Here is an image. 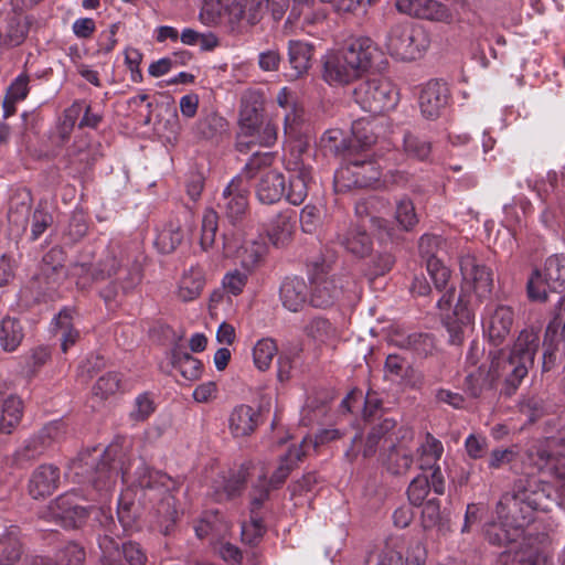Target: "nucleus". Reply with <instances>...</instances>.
I'll return each instance as SVG.
<instances>
[{
    "label": "nucleus",
    "mask_w": 565,
    "mask_h": 565,
    "mask_svg": "<svg viewBox=\"0 0 565 565\" xmlns=\"http://www.w3.org/2000/svg\"><path fill=\"white\" fill-rule=\"evenodd\" d=\"M338 243L350 254L363 258L373 249L369 233L360 225H350L337 236Z\"/></svg>",
    "instance_id": "26"
},
{
    "label": "nucleus",
    "mask_w": 565,
    "mask_h": 565,
    "mask_svg": "<svg viewBox=\"0 0 565 565\" xmlns=\"http://www.w3.org/2000/svg\"><path fill=\"white\" fill-rule=\"evenodd\" d=\"M72 319V311L68 309L61 310L55 318L56 332L61 334V349L64 353L79 339V332L73 327Z\"/></svg>",
    "instance_id": "47"
},
{
    "label": "nucleus",
    "mask_w": 565,
    "mask_h": 565,
    "mask_svg": "<svg viewBox=\"0 0 565 565\" xmlns=\"http://www.w3.org/2000/svg\"><path fill=\"white\" fill-rule=\"evenodd\" d=\"M366 565H404V561L395 544L387 543L384 548L369 556Z\"/></svg>",
    "instance_id": "59"
},
{
    "label": "nucleus",
    "mask_w": 565,
    "mask_h": 565,
    "mask_svg": "<svg viewBox=\"0 0 565 565\" xmlns=\"http://www.w3.org/2000/svg\"><path fill=\"white\" fill-rule=\"evenodd\" d=\"M97 160V154L86 140L75 141L66 151L65 168L73 177L85 174Z\"/></svg>",
    "instance_id": "24"
},
{
    "label": "nucleus",
    "mask_w": 565,
    "mask_h": 565,
    "mask_svg": "<svg viewBox=\"0 0 565 565\" xmlns=\"http://www.w3.org/2000/svg\"><path fill=\"white\" fill-rule=\"evenodd\" d=\"M398 12L417 19L451 23L455 14L451 9L437 0H396Z\"/></svg>",
    "instance_id": "17"
},
{
    "label": "nucleus",
    "mask_w": 565,
    "mask_h": 565,
    "mask_svg": "<svg viewBox=\"0 0 565 565\" xmlns=\"http://www.w3.org/2000/svg\"><path fill=\"white\" fill-rule=\"evenodd\" d=\"M221 479L220 486L214 490V501L217 502L239 495L245 487L247 472L244 467H241L235 471H230L226 476H221Z\"/></svg>",
    "instance_id": "34"
},
{
    "label": "nucleus",
    "mask_w": 565,
    "mask_h": 565,
    "mask_svg": "<svg viewBox=\"0 0 565 565\" xmlns=\"http://www.w3.org/2000/svg\"><path fill=\"white\" fill-rule=\"evenodd\" d=\"M364 156L355 159L353 154L344 157L345 164L334 175V186L338 192H345L355 188H367L377 181L379 172L374 163Z\"/></svg>",
    "instance_id": "9"
},
{
    "label": "nucleus",
    "mask_w": 565,
    "mask_h": 565,
    "mask_svg": "<svg viewBox=\"0 0 565 565\" xmlns=\"http://www.w3.org/2000/svg\"><path fill=\"white\" fill-rule=\"evenodd\" d=\"M286 191V180L282 173L278 171H266L262 174L256 184V195L264 204H274L278 202Z\"/></svg>",
    "instance_id": "28"
},
{
    "label": "nucleus",
    "mask_w": 565,
    "mask_h": 565,
    "mask_svg": "<svg viewBox=\"0 0 565 565\" xmlns=\"http://www.w3.org/2000/svg\"><path fill=\"white\" fill-rule=\"evenodd\" d=\"M139 516V504L130 498L129 492L121 494L118 500L117 518L122 527L124 534L134 532L138 529Z\"/></svg>",
    "instance_id": "44"
},
{
    "label": "nucleus",
    "mask_w": 565,
    "mask_h": 565,
    "mask_svg": "<svg viewBox=\"0 0 565 565\" xmlns=\"http://www.w3.org/2000/svg\"><path fill=\"white\" fill-rule=\"evenodd\" d=\"M121 377L117 373H106L100 376L93 387V393L100 398H107L120 388Z\"/></svg>",
    "instance_id": "63"
},
{
    "label": "nucleus",
    "mask_w": 565,
    "mask_h": 565,
    "mask_svg": "<svg viewBox=\"0 0 565 565\" xmlns=\"http://www.w3.org/2000/svg\"><path fill=\"white\" fill-rule=\"evenodd\" d=\"M57 426L50 424L44 426L36 435L28 439L22 447L14 452V462L23 465L38 459L52 445L57 434Z\"/></svg>",
    "instance_id": "21"
},
{
    "label": "nucleus",
    "mask_w": 565,
    "mask_h": 565,
    "mask_svg": "<svg viewBox=\"0 0 565 565\" xmlns=\"http://www.w3.org/2000/svg\"><path fill=\"white\" fill-rule=\"evenodd\" d=\"M533 463L542 471L554 476L565 492V440H551L531 454Z\"/></svg>",
    "instance_id": "12"
},
{
    "label": "nucleus",
    "mask_w": 565,
    "mask_h": 565,
    "mask_svg": "<svg viewBox=\"0 0 565 565\" xmlns=\"http://www.w3.org/2000/svg\"><path fill=\"white\" fill-rule=\"evenodd\" d=\"M60 468L52 463L40 465L29 480V493L33 499L52 495L60 486Z\"/></svg>",
    "instance_id": "23"
},
{
    "label": "nucleus",
    "mask_w": 565,
    "mask_h": 565,
    "mask_svg": "<svg viewBox=\"0 0 565 565\" xmlns=\"http://www.w3.org/2000/svg\"><path fill=\"white\" fill-rule=\"evenodd\" d=\"M545 333L548 337L561 339L565 342V297H561L555 308V315L548 322Z\"/></svg>",
    "instance_id": "62"
},
{
    "label": "nucleus",
    "mask_w": 565,
    "mask_h": 565,
    "mask_svg": "<svg viewBox=\"0 0 565 565\" xmlns=\"http://www.w3.org/2000/svg\"><path fill=\"white\" fill-rule=\"evenodd\" d=\"M395 426L396 422L393 418H383L371 428L365 440H363L360 435H355L351 440L350 448L344 454L345 458L350 462H353L360 452L365 459L373 457L377 451L381 440L384 439L385 443L388 441L386 436Z\"/></svg>",
    "instance_id": "16"
},
{
    "label": "nucleus",
    "mask_w": 565,
    "mask_h": 565,
    "mask_svg": "<svg viewBox=\"0 0 565 565\" xmlns=\"http://www.w3.org/2000/svg\"><path fill=\"white\" fill-rule=\"evenodd\" d=\"M239 179H233L223 191L224 209L231 221L239 218L247 209V198L238 190Z\"/></svg>",
    "instance_id": "41"
},
{
    "label": "nucleus",
    "mask_w": 565,
    "mask_h": 565,
    "mask_svg": "<svg viewBox=\"0 0 565 565\" xmlns=\"http://www.w3.org/2000/svg\"><path fill=\"white\" fill-rule=\"evenodd\" d=\"M501 556L511 565H545L547 559L537 547L526 543H518L514 548L503 551Z\"/></svg>",
    "instance_id": "35"
},
{
    "label": "nucleus",
    "mask_w": 565,
    "mask_h": 565,
    "mask_svg": "<svg viewBox=\"0 0 565 565\" xmlns=\"http://www.w3.org/2000/svg\"><path fill=\"white\" fill-rule=\"evenodd\" d=\"M23 337V329L18 319L7 317L1 321L0 342L4 351H14Z\"/></svg>",
    "instance_id": "48"
},
{
    "label": "nucleus",
    "mask_w": 565,
    "mask_h": 565,
    "mask_svg": "<svg viewBox=\"0 0 565 565\" xmlns=\"http://www.w3.org/2000/svg\"><path fill=\"white\" fill-rule=\"evenodd\" d=\"M460 271L463 282L472 288L477 298L482 300L491 295L493 288V273L472 255L460 258Z\"/></svg>",
    "instance_id": "15"
},
{
    "label": "nucleus",
    "mask_w": 565,
    "mask_h": 565,
    "mask_svg": "<svg viewBox=\"0 0 565 565\" xmlns=\"http://www.w3.org/2000/svg\"><path fill=\"white\" fill-rule=\"evenodd\" d=\"M488 542L495 546H505L507 550L514 548L523 536V531L515 525L505 524L504 520L499 523H490L484 531Z\"/></svg>",
    "instance_id": "33"
},
{
    "label": "nucleus",
    "mask_w": 565,
    "mask_h": 565,
    "mask_svg": "<svg viewBox=\"0 0 565 565\" xmlns=\"http://www.w3.org/2000/svg\"><path fill=\"white\" fill-rule=\"evenodd\" d=\"M183 337L184 334L182 333L175 341L171 350L170 362L184 379L195 381L201 376L203 364L201 361L193 358L180 343Z\"/></svg>",
    "instance_id": "29"
},
{
    "label": "nucleus",
    "mask_w": 565,
    "mask_h": 565,
    "mask_svg": "<svg viewBox=\"0 0 565 565\" xmlns=\"http://www.w3.org/2000/svg\"><path fill=\"white\" fill-rule=\"evenodd\" d=\"M397 434L396 441H390L384 465L390 473L402 476L411 469L414 462L409 447L414 438V431L411 428L402 427Z\"/></svg>",
    "instance_id": "14"
},
{
    "label": "nucleus",
    "mask_w": 565,
    "mask_h": 565,
    "mask_svg": "<svg viewBox=\"0 0 565 565\" xmlns=\"http://www.w3.org/2000/svg\"><path fill=\"white\" fill-rule=\"evenodd\" d=\"M539 347V332L534 329H524L519 333L508 355L493 356L490 373H493L494 379L503 380L504 395L511 396L515 393L533 366Z\"/></svg>",
    "instance_id": "3"
},
{
    "label": "nucleus",
    "mask_w": 565,
    "mask_h": 565,
    "mask_svg": "<svg viewBox=\"0 0 565 565\" xmlns=\"http://www.w3.org/2000/svg\"><path fill=\"white\" fill-rule=\"evenodd\" d=\"M262 96L257 93H248L242 98L241 131H253L254 124L264 120Z\"/></svg>",
    "instance_id": "39"
},
{
    "label": "nucleus",
    "mask_w": 565,
    "mask_h": 565,
    "mask_svg": "<svg viewBox=\"0 0 565 565\" xmlns=\"http://www.w3.org/2000/svg\"><path fill=\"white\" fill-rule=\"evenodd\" d=\"M286 168L290 173L286 199L294 205H300L308 196V186L312 180L311 167L301 160H288Z\"/></svg>",
    "instance_id": "20"
},
{
    "label": "nucleus",
    "mask_w": 565,
    "mask_h": 565,
    "mask_svg": "<svg viewBox=\"0 0 565 565\" xmlns=\"http://www.w3.org/2000/svg\"><path fill=\"white\" fill-rule=\"evenodd\" d=\"M449 99L447 84L440 81H429L419 95L422 115L430 120L438 118L446 108Z\"/></svg>",
    "instance_id": "19"
},
{
    "label": "nucleus",
    "mask_w": 565,
    "mask_h": 565,
    "mask_svg": "<svg viewBox=\"0 0 565 565\" xmlns=\"http://www.w3.org/2000/svg\"><path fill=\"white\" fill-rule=\"evenodd\" d=\"M184 233L181 225L175 222H170L164 226L156 238V246L163 254H170L182 243Z\"/></svg>",
    "instance_id": "49"
},
{
    "label": "nucleus",
    "mask_w": 565,
    "mask_h": 565,
    "mask_svg": "<svg viewBox=\"0 0 565 565\" xmlns=\"http://www.w3.org/2000/svg\"><path fill=\"white\" fill-rule=\"evenodd\" d=\"M296 212L286 210L280 212L271 221L269 238L276 247H281L291 238L295 232Z\"/></svg>",
    "instance_id": "37"
},
{
    "label": "nucleus",
    "mask_w": 565,
    "mask_h": 565,
    "mask_svg": "<svg viewBox=\"0 0 565 565\" xmlns=\"http://www.w3.org/2000/svg\"><path fill=\"white\" fill-rule=\"evenodd\" d=\"M154 525L163 535H170L175 531L179 513L175 507V498L170 493L160 497L154 508Z\"/></svg>",
    "instance_id": "31"
},
{
    "label": "nucleus",
    "mask_w": 565,
    "mask_h": 565,
    "mask_svg": "<svg viewBox=\"0 0 565 565\" xmlns=\"http://www.w3.org/2000/svg\"><path fill=\"white\" fill-rule=\"evenodd\" d=\"M23 414V405L20 397L10 395L4 399L0 416V431L11 434L13 428L20 423Z\"/></svg>",
    "instance_id": "45"
},
{
    "label": "nucleus",
    "mask_w": 565,
    "mask_h": 565,
    "mask_svg": "<svg viewBox=\"0 0 565 565\" xmlns=\"http://www.w3.org/2000/svg\"><path fill=\"white\" fill-rule=\"evenodd\" d=\"M269 0H214V24L234 29L243 19L256 24Z\"/></svg>",
    "instance_id": "7"
},
{
    "label": "nucleus",
    "mask_w": 565,
    "mask_h": 565,
    "mask_svg": "<svg viewBox=\"0 0 565 565\" xmlns=\"http://www.w3.org/2000/svg\"><path fill=\"white\" fill-rule=\"evenodd\" d=\"M86 553L82 546L70 543L57 553L54 565H83Z\"/></svg>",
    "instance_id": "61"
},
{
    "label": "nucleus",
    "mask_w": 565,
    "mask_h": 565,
    "mask_svg": "<svg viewBox=\"0 0 565 565\" xmlns=\"http://www.w3.org/2000/svg\"><path fill=\"white\" fill-rule=\"evenodd\" d=\"M418 250L436 289L445 288L450 278V270L444 265L448 255L447 241L436 234H424L419 238Z\"/></svg>",
    "instance_id": "8"
},
{
    "label": "nucleus",
    "mask_w": 565,
    "mask_h": 565,
    "mask_svg": "<svg viewBox=\"0 0 565 565\" xmlns=\"http://www.w3.org/2000/svg\"><path fill=\"white\" fill-rule=\"evenodd\" d=\"M472 323V313L465 306L462 300L458 299L452 311V316H446L445 327L449 333L451 344H460L463 340L465 331Z\"/></svg>",
    "instance_id": "32"
},
{
    "label": "nucleus",
    "mask_w": 565,
    "mask_h": 565,
    "mask_svg": "<svg viewBox=\"0 0 565 565\" xmlns=\"http://www.w3.org/2000/svg\"><path fill=\"white\" fill-rule=\"evenodd\" d=\"M403 148L405 153L413 159L425 161L431 152V143L416 135L406 132L404 135Z\"/></svg>",
    "instance_id": "54"
},
{
    "label": "nucleus",
    "mask_w": 565,
    "mask_h": 565,
    "mask_svg": "<svg viewBox=\"0 0 565 565\" xmlns=\"http://www.w3.org/2000/svg\"><path fill=\"white\" fill-rule=\"evenodd\" d=\"M379 55L380 51L372 39H354L342 50L326 55L322 77L331 86L347 85L369 71Z\"/></svg>",
    "instance_id": "2"
},
{
    "label": "nucleus",
    "mask_w": 565,
    "mask_h": 565,
    "mask_svg": "<svg viewBox=\"0 0 565 565\" xmlns=\"http://www.w3.org/2000/svg\"><path fill=\"white\" fill-rule=\"evenodd\" d=\"M124 457L122 445L116 440L103 451L98 447L82 451L74 468L76 475L85 477L96 491L108 492L115 487L119 473L128 475Z\"/></svg>",
    "instance_id": "4"
},
{
    "label": "nucleus",
    "mask_w": 565,
    "mask_h": 565,
    "mask_svg": "<svg viewBox=\"0 0 565 565\" xmlns=\"http://www.w3.org/2000/svg\"><path fill=\"white\" fill-rule=\"evenodd\" d=\"M394 343L402 349L413 351L420 358H427L436 350L435 339L429 333H411L395 339Z\"/></svg>",
    "instance_id": "43"
},
{
    "label": "nucleus",
    "mask_w": 565,
    "mask_h": 565,
    "mask_svg": "<svg viewBox=\"0 0 565 565\" xmlns=\"http://www.w3.org/2000/svg\"><path fill=\"white\" fill-rule=\"evenodd\" d=\"M430 45L428 32L413 23H397L390 28L385 47L395 60L411 62L420 58Z\"/></svg>",
    "instance_id": "5"
},
{
    "label": "nucleus",
    "mask_w": 565,
    "mask_h": 565,
    "mask_svg": "<svg viewBox=\"0 0 565 565\" xmlns=\"http://www.w3.org/2000/svg\"><path fill=\"white\" fill-rule=\"evenodd\" d=\"M513 322L514 312L511 307L498 305L489 309L484 329L490 342L495 347L501 345L510 334Z\"/></svg>",
    "instance_id": "22"
},
{
    "label": "nucleus",
    "mask_w": 565,
    "mask_h": 565,
    "mask_svg": "<svg viewBox=\"0 0 565 565\" xmlns=\"http://www.w3.org/2000/svg\"><path fill=\"white\" fill-rule=\"evenodd\" d=\"M497 514L499 520L505 521V524L515 525L524 531V527L533 521L534 511L511 490L498 502Z\"/></svg>",
    "instance_id": "18"
},
{
    "label": "nucleus",
    "mask_w": 565,
    "mask_h": 565,
    "mask_svg": "<svg viewBox=\"0 0 565 565\" xmlns=\"http://www.w3.org/2000/svg\"><path fill=\"white\" fill-rule=\"evenodd\" d=\"M259 412L249 405L236 406L228 418L230 429L235 437L250 435L259 424Z\"/></svg>",
    "instance_id": "30"
},
{
    "label": "nucleus",
    "mask_w": 565,
    "mask_h": 565,
    "mask_svg": "<svg viewBox=\"0 0 565 565\" xmlns=\"http://www.w3.org/2000/svg\"><path fill=\"white\" fill-rule=\"evenodd\" d=\"M512 491L535 511L548 512L556 504V500L551 495V487L542 483L535 477L519 478Z\"/></svg>",
    "instance_id": "13"
},
{
    "label": "nucleus",
    "mask_w": 565,
    "mask_h": 565,
    "mask_svg": "<svg viewBox=\"0 0 565 565\" xmlns=\"http://www.w3.org/2000/svg\"><path fill=\"white\" fill-rule=\"evenodd\" d=\"M84 499L75 492L57 497L49 507L52 518L64 527L75 529L84 524L89 510L83 504Z\"/></svg>",
    "instance_id": "11"
},
{
    "label": "nucleus",
    "mask_w": 565,
    "mask_h": 565,
    "mask_svg": "<svg viewBox=\"0 0 565 565\" xmlns=\"http://www.w3.org/2000/svg\"><path fill=\"white\" fill-rule=\"evenodd\" d=\"M494 375L490 371L486 374L481 369L468 374L465 379L467 392L472 397H479L483 391L491 390L494 383Z\"/></svg>",
    "instance_id": "55"
},
{
    "label": "nucleus",
    "mask_w": 565,
    "mask_h": 565,
    "mask_svg": "<svg viewBox=\"0 0 565 565\" xmlns=\"http://www.w3.org/2000/svg\"><path fill=\"white\" fill-rule=\"evenodd\" d=\"M305 452L301 447L289 448L284 457L280 459L278 468L270 477L269 483L273 488L280 487L289 473L295 469L297 463L302 459Z\"/></svg>",
    "instance_id": "46"
},
{
    "label": "nucleus",
    "mask_w": 565,
    "mask_h": 565,
    "mask_svg": "<svg viewBox=\"0 0 565 565\" xmlns=\"http://www.w3.org/2000/svg\"><path fill=\"white\" fill-rule=\"evenodd\" d=\"M77 285L89 281L97 285L98 294L106 305L117 302L121 296L135 289L141 281V268L119 245H110L105 255L94 265L77 262L73 265Z\"/></svg>",
    "instance_id": "1"
},
{
    "label": "nucleus",
    "mask_w": 565,
    "mask_h": 565,
    "mask_svg": "<svg viewBox=\"0 0 565 565\" xmlns=\"http://www.w3.org/2000/svg\"><path fill=\"white\" fill-rule=\"evenodd\" d=\"M280 301L287 310L298 312L302 310L309 299L308 286L303 278L287 277L279 289Z\"/></svg>",
    "instance_id": "25"
},
{
    "label": "nucleus",
    "mask_w": 565,
    "mask_h": 565,
    "mask_svg": "<svg viewBox=\"0 0 565 565\" xmlns=\"http://www.w3.org/2000/svg\"><path fill=\"white\" fill-rule=\"evenodd\" d=\"M312 51L313 47L309 43L296 40L289 41L288 57L292 68L290 76L298 78L308 72L311 66Z\"/></svg>",
    "instance_id": "36"
},
{
    "label": "nucleus",
    "mask_w": 565,
    "mask_h": 565,
    "mask_svg": "<svg viewBox=\"0 0 565 565\" xmlns=\"http://www.w3.org/2000/svg\"><path fill=\"white\" fill-rule=\"evenodd\" d=\"M277 140V126L270 120H262L254 124L253 131H241L238 134L237 148L239 151L249 148L252 145L270 147Z\"/></svg>",
    "instance_id": "27"
},
{
    "label": "nucleus",
    "mask_w": 565,
    "mask_h": 565,
    "mask_svg": "<svg viewBox=\"0 0 565 565\" xmlns=\"http://www.w3.org/2000/svg\"><path fill=\"white\" fill-rule=\"evenodd\" d=\"M119 550L126 565H146L147 555L139 543L128 541L119 544Z\"/></svg>",
    "instance_id": "64"
},
{
    "label": "nucleus",
    "mask_w": 565,
    "mask_h": 565,
    "mask_svg": "<svg viewBox=\"0 0 565 565\" xmlns=\"http://www.w3.org/2000/svg\"><path fill=\"white\" fill-rule=\"evenodd\" d=\"M30 22L26 17L13 13L7 20L6 43L11 46L20 45L26 38Z\"/></svg>",
    "instance_id": "50"
},
{
    "label": "nucleus",
    "mask_w": 565,
    "mask_h": 565,
    "mask_svg": "<svg viewBox=\"0 0 565 565\" xmlns=\"http://www.w3.org/2000/svg\"><path fill=\"white\" fill-rule=\"evenodd\" d=\"M354 102L365 111L380 115L395 107L397 93L387 79L372 78L359 83L353 92Z\"/></svg>",
    "instance_id": "6"
},
{
    "label": "nucleus",
    "mask_w": 565,
    "mask_h": 565,
    "mask_svg": "<svg viewBox=\"0 0 565 565\" xmlns=\"http://www.w3.org/2000/svg\"><path fill=\"white\" fill-rule=\"evenodd\" d=\"M544 278L552 291H565V254H554L546 258Z\"/></svg>",
    "instance_id": "40"
},
{
    "label": "nucleus",
    "mask_w": 565,
    "mask_h": 565,
    "mask_svg": "<svg viewBox=\"0 0 565 565\" xmlns=\"http://www.w3.org/2000/svg\"><path fill=\"white\" fill-rule=\"evenodd\" d=\"M138 483L143 491H157L159 497L174 489L175 482L167 473L148 467L141 468Z\"/></svg>",
    "instance_id": "38"
},
{
    "label": "nucleus",
    "mask_w": 565,
    "mask_h": 565,
    "mask_svg": "<svg viewBox=\"0 0 565 565\" xmlns=\"http://www.w3.org/2000/svg\"><path fill=\"white\" fill-rule=\"evenodd\" d=\"M100 556L98 565H126L119 550V543L108 534L102 536L98 541Z\"/></svg>",
    "instance_id": "53"
},
{
    "label": "nucleus",
    "mask_w": 565,
    "mask_h": 565,
    "mask_svg": "<svg viewBox=\"0 0 565 565\" xmlns=\"http://www.w3.org/2000/svg\"><path fill=\"white\" fill-rule=\"evenodd\" d=\"M204 279L199 270H190L184 274L180 280L179 297L183 301H191L195 299L202 291Z\"/></svg>",
    "instance_id": "52"
},
{
    "label": "nucleus",
    "mask_w": 565,
    "mask_h": 565,
    "mask_svg": "<svg viewBox=\"0 0 565 565\" xmlns=\"http://www.w3.org/2000/svg\"><path fill=\"white\" fill-rule=\"evenodd\" d=\"M277 353V347L271 339L259 340L253 350V358L256 367L266 371Z\"/></svg>",
    "instance_id": "56"
},
{
    "label": "nucleus",
    "mask_w": 565,
    "mask_h": 565,
    "mask_svg": "<svg viewBox=\"0 0 565 565\" xmlns=\"http://www.w3.org/2000/svg\"><path fill=\"white\" fill-rule=\"evenodd\" d=\"M329 265L321 257L308 264V274L311 284L310 303L316 308L331 307L341 294L335 279L327 277Z\"/></svg>",
    "instance_id": "10"
},
{
    "label": "nucleus",
    "mask_w": 565,
    "mask_h": 565,
    "mask_svg": "<svg viewBox=\"0 0 565 565\" xmlns=\"http://www.w3.org/2000/svg\"><path fill=\"white\" fill-rule=\"evenodd\" d=\"M430 490L429 479L425 475H418L412 480L407 488V497L413 505L419 507Z\"/></svg>",
    "instance_id": "60"
},
{
    "label": "nucleus",
    "mask_w": 565,
    "mask_h": 565,
    "mask_svg": "<svg viewBox=\"0 0 565 565\" xmlns=\"http://www.w3.org/2000/svg\"><path fill=\"white\" fill-rule=\"evenodd\" d=\"M395 217L405 231H411L418 223L415 206L411 199L403 198L397 202Z\"/></svg>",
    "instance_id": "58"
},
{
    "label": "nucleus",
    "mask_w": 565,
    "mask_h": 565,
    "mask_svg": "<svg viewBox=\"0 0 565 565\" xmlns=\"http://www.w3.org/2000/svg\"><path fill=\"white\" fill-rule=\"evenodd\" d=\"M321 142L327 150L343 158L353 154V150L356 148V145L350 142L339 129L327 130L322 135Z\"/></svg>",
    "instance_id": "51"
},
{
    "label": "nucleus",
    "mask_w": 565,
    "mask_h": 565,
    "mask_svg": "<svg viewBox=\"0 0 565 565\" xmlns=\"http://www.w3.org/2000/svg\"><path fill=\"white\" fill-rule=\"evenodd\" d=\"M370 124H365L363 121L354 122L352 126V138H349V141L353 145H356V148L353 150V156H355L359 151H364L376 142V136L370 129Z\"/></svg>",
    "instance_id": "57"
},
{
    "label": "nucleus",
    "mask_w": 565,
    "mask_h": 565,
    "mask_svg": "<svg viewBox=\"0 0 565 565\" xmlns=\"http://www.w3.org/2000/svg\"><path fill=\"white\" fill-rule=\"evenodd\" d=\"M19 535V527L12 525L0 536V565H14L20 559L22 545Z\"/></svg>",
    "instance_id": "42"
}]
</instances>
